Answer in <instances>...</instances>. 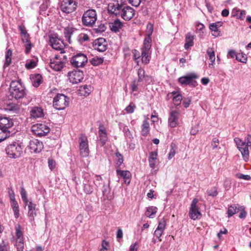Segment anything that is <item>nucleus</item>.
<instances>
[{
	"label": "nucleus",
	"instance_id": "1",
	"mask_svg": "<svg viewBox=\"0 0 251 251\" xmlns=\"http://www.w3.org/2000/svg\"><path fill=\"white\" fill-rule=\"evenodd\" d=\"M108 11L116 15L120 16L126 21L130 20L134 15L135 11L132 7L126 5L125 0L120 3H109L108 5Z\"/></svg>",
	"mask_w": 251,
	"mask_h": 251
},
{
	"label": "nucleus",
	"instance_id": "2",
	"mask_svg": "<svg viewBox=\"0 0 251 251\" xmlns=\"http://www.w3.org/2000/svg\"><path fill=\"white\" fill-rule=\"evenodd\" d=\"M237 148L241 152L242 157L245 161H247L249 158V147L251 146V135L248 134L245 138V141L236 137L234 139Z\"/></svg>",
	"mask_w": 251,
	"mask_h": 251
},
{
	"label": "nucleus",
	"instance_id": "3",
	"mask_svg": "<svg viewBox=\"0 0 251 251\" xmlns=\"http://www.w3.org/2000/svg\"><path fill=\"white\" fill-rule=\"evenodd\" d=\"M10 95L16 100L20 99L25 95V87L19 81H12L9 89Z\"/></svg>",
	"mask_w": 251,
	"mask_h": 251
},
{
	"label": "nucleus",
	"instance_id": "4",
	"mask_svg": "<svg viewBox=\"0 0 251 251\" xmlns=\"http://www.w3.org/2000/svg\"><path fill=\"white\" fill-rule=\"evenodd\" d=\"M5 151L9 157L16 159L21 156L23 148L18 142H13L6 147Z\"/></svg>",
	"mask_w": 251,
	"mask_h": 251
},
{
	"label": "nucleus",
	"instance_id": "5",
	"mask_svg": "<svg viewBox=\"0 0 251 251\" xmlns=\"http://www.w3.org/2000/svg\"><path fill=\"white\" fill-rule=\"evenodd\" d=\"M67 59V56L63 54L56 55L50 59V66L55 71H60L65 66Z\"/></svg>",
	"mask_w": 251,
	"mask_h": 251
},
{
	"label": "nucleus",
	"instance_id": "6",
	"mask_svg": "<svg viewBox=\"0 0 251 251\" xmlns=\"http://www.w3.org/2000/svg\"><path fill=\"white\" fill-rule=\"evenodd\" d=\"M97 20V12L94 9H89L85 11L82 17L83 25L92 27Z\"/></svg>",
	"mask_w": 251,
	"mask_h": 251
},
{
	"label": "nucleus",
	"instance_id": "7",
	"mask_svg": "<svg viewBox=\"0 0 251 251\" xmlns=\"http://www.w3.org/2000/svg\"><path fill=\"white\" fill-rule=\"evenodd\" d=\"M69 99L62 94H57L53 99V105L57 110H62L69 105Z\"/></svg>",
	"mask_w": 251,
	"mask_h": 251
},
{
	"label": "nucleus",
	"instance_id": "8",
	"mask_svg": "<svg viewBox=\"0 0 251 251\" xmlns=\"http://www.w3.org/2000/svg\"><path fill=\"white\" fill-rule=\"evenodd\" d=\"M77 4V0H63L60 3V9L63 13H71L76 9Z\"/></svg>",
	"mask_w": 251,
	"mask_h": 251
},
{
	"label": "nucleus",
	"instance_id": "9",
	"mask_svg": "<svg viewBox=\"0 0 251 251\" xmlns=\"http://www.w3.org/2000/svg\"><path fill=\"white\" fill-rule=\"evenodd\" d=\"M180 110L178 109L171 108L169 112L168 125L171 128L176 127L179 124L180 119Z\"/></svg>",
	"mask_w": 251,
	"mask_h": 251
},
{
	"label": "nucleus",
	"instance_id": "10",
	"mask_svg": "<svg viewBox=\"0 0 251 251\" xmlns=\"http://www.w3.org/2000/svg\"><path fill=\"white\" fill-rule=\"evenodd\" d=\"M13 125V123L11 119L7 117L0 118V133H4L6 138L10 136V132L9 129Z\"/></svg>",
	"mask_w": 251,
	"mask_h": 251
},
{
	"label": "nucleus",
	"instance_id": "11",
	"mask_svg": "<svg viewBox=\"0 0 251 251\" xmlns=\"http://www.w3.org/2000/svg\"><path fill=\"white\" fill-rule=\"evenodd\" d=\"M31 130L34 134L38 136H43L50 132V128L45 124H37L32 126Z\"/></svg>",
	"mask_w": 251,
	"mask_h": 251
},
{
	"label": "nucleus",
	"instance_id": "12",
	"mask_svg": "<svg viewBox=\"0 0 251 251\" xmlns=\"http://www.w3.org/2000/svg\"><path fill=\"white\" fill-rule=\"evenodd\" d=\"M79 143L81 156L83 157H87L89 154V149L87 137L85 135H81L79 138Z\"/></svg>",
	"mask_w": 251,
	"mask_h": 251
},
{
	"label": "nucleus",
	"instance_id": "13",
	"mask_svg": "<svg viewBox=\"0 0 251 251\" xmlns=\"http://www.w3.org/2000/svg\"><path fill=\"white\" fill-rule=\"evenodd\" d=\"M87 60V57L84 54L79 53L72 57L71 62L74 67H83Z\"/></svg>",
	"mask_w": 251,
	"mask_h": 251
},
{
	"label": "nucleus",
	"instance_id": "14",
	"mask_svg": "<svg viewBox=\"0 0 251 251\" xmlns=\"http://www.w3.org/2000/svg\"><path fill=\"white\" fill-rule=\"evenodd\" d=\"M69 80L72 84H77L80 82L83 79L84 75L82 71L74 70L68 74Z\"/></svg>",
	"mask_w": 251,
	"mask_h": 251
},
{
	"label": "nucleus",
	"instance_id": "15",
	"mask_svg": "<svg viewBox=\"0 0 251 251\" xmlns=\"http://www.w3.org/2000/svg\"><path fill=\"white\" fill-rule=\"evenodd\" d=\"M197 203L198 200L196 199H193L191 204L189 213L190 218L194 220L200 219L201 215L199 208L197 206Z\"/></svg>",
	"mask_w": 251,
	"mask_h": 251
},
{
	"label": "nucleus",
	"instance_id": "16",
	"mask_svg": "<svg viewBox=\"0 0 251 251\" xmlns=\"http://www.w3.org/2000/svg\"><path fill=\"white\" fill-rule=\"evenodd\" d=\"M50 45L53 49L60 50L61 54L64 52L63 50L66 45L61 39L57 37H50Z\"/></svg>",
	"mask_w": 251,
	"mask_h": 251
},
{
	"label": "nucleus",
	"instance_id": "17",
	"mask_svg": "<svg viewBox=\"0 0 251 251\" xmlns=\"http://www.w3.org/2000/svg\"><path fill=\"white\" fill-rule=\"evenodd\" d=\"M29 149L31 152H39L43 149V144L37 139H33L29 142Z\"/></svg>",
	"mask_w": 251,
	"mask_h": 251
},
{
	"label": "nucleus",
	"instance_id": "18",
	"mask_svg": "<svg viewBox=\"0 0 251 251\" xmlns=\"http://www.w3.org/2000/svg\"><path fill=\"white\" fill-rule=\"evenodd\" d=\"M107 44L105 39L100 38L96 40L93 43V47L95 50L100 52H103L107 49Z\"/></svg>",
	"mask_w": 251,
	"mask_h": 251
},
{
	"label": "nucleus",
	"instance_id": "19",
	"mask_svg": "<svg viewBox=\"0 0 251 251\" xmlns=\"http://www.w3.org/2000/svg\"><path fill=\"white\" fill-rule=\"evenodd\" d=\"M27 205L28 206L27 216L29 222L33 225L34 224V218L36 216V212L35 210L36 204L31 201H29Z\"/></svg>",
	"mask_w": 251,
	"mask_h": 251
},
{
	"label": "nucleus",
	"instance_id": "20",
	"mask_svg": "<svg viewBox=\"0 0 251 251\" xmlns=\"http://www.w3.org/2000/svg\"><path fill=\"white\" fill-rule=\"evenodd\" d=\"M98 138L101 143V146H104L108 139L107 134L105 127L103 125H100L98 130Z\"/></svg>",
	"mask_w": 251,
	"mask_h": 251
},
{
	"label": "nucleus",
	"instance_id": "21",
	"mask_svg": "<svg viewBox=\"0 0 251 251\" xmlns=\"http://www.w3.org/2000/svg\"><path fill=\"white\" fill-rule=\"evenodd\" d=\"M198 75L196 74L190 73L187 75L179 77L178 81L181 85H188L191 83L193 79L198 78Z\"/></svg>",
	"mask_w": 251,
	"mask_h": 251
},
{
	"label": "nucleus",
	"instance_id": "22",
	"mask_svg": "<svg viewBox=\"0 0 251 251\" xmlns=\"http://www.w3.org/2000/svg\"><path fill=\"white\" fill-rule=\"evenodd\" d=\"M116 172L118 176H119L124 179L125 184L126 185L129 184L130 182L131 174L129 171H121L117 169Z\"/></svg>",
	"mask_w": 251,
	"mask_h": 251
},
{
	"label": "nucleus",
	"instance_id": "23",
	"mask_svg": "<svg viewBox=\"0 0 251 251\" xmlns=\"http://www.w3.org/2000/svg\"><path fill=\"white\" fill-rule=\"evenodd\" d=\"M30 115L34 119L41 118L44 116L43 110L41 107H33L30 110Z\"/></svg>",
	"mask_w": 251,
	"mask_h": 251
},
{
	"label": "nucleus",
	"instance_id": "24",
	"mask_svg": "<svg viewBox=\"0 0 251 251\" xmlns=\"http://www.w3.org/2000/svg\"><path fill=\"white\" fill-rule=\"evenodd\" d=\"M157 152L156 151H151L149 154V166L152 169H154L155 164L157 162Z\"/></svg>",
	"mask_w": 251,
	"mask_h": 251
},
{
	"label": "nucleus",
	"instance_id": "25",
	"mask_svg": "<svg viewBox=\"0 0 251 251\" xmlns=\"http://www.w3.org/2000/svg\"><path fill=\"white\" fill-rule=\"evenodd\" d=\"M194 35L190 32L188 33L185 36V43L184 48L186 50H188L190 47L194 45Z\"/></svg>",
	"mask_w": 251,
	"mask_h": 251
},
{
	"label": "nucleus",
	"instance_id": "26",
	"mask_svg": "<svg viewBox=\"0 0 251 251\" xmlns=\"http://www.w3.org/2000/svg\"><path fill=\"white\" fill-rule=\"evenodd\" d=\"M75 31V28L72 26H67L64 29V35L66 38V40L68 42L69 44L72 43L71 36Z\"/></svg>",
	"mask_w": 251,
	"mask_h": 251
},
{
	"label": "nucleus",
	"instance_id": "27",
	"mask_svg": "<svg viewBox=\"0 0 251 251\" xmlns=\"http://www.w3.org/2000/svg\"><path fill=\"white\" fill-rule=\"evenodd\" d=\"M30 78L32 85L36 87H38L42 81V76L39 74L31 75Z\"/></svg>",
	"mask_w": 251,
	"mask_h": 251
},
{
	"label": "nucleus",
	"instance_id": "28",
	"mask_svg": "<svg viewBox=\"0 0 251 251\" xmlns=\"http://www.w3.org/2000/svg\"><path fill=\"white\" fill-rule=\"evenodd\" d=\"M243 206L238 204H233L229 206L227 213L228 217H231L235 213L239 212V210L242 209Z\"/></svg>",
	"mask_w": 251,
	"mask_h": 251
},
{
	"label": "nucleus",
	"instance_id": "29",
	"mask_svg": "<svg viewBox=\"0 0 251 251\" xmlns=\"http://www.w3.org/2000/svg\"><path fill=\"white\" fill-rule=\"evenodd\" d=\"M151 37L150 36H146L144 39V45L143 48H142V51L151 52Z\"/></svg>",
	"mask_w": 251,
	"mask_h": 251
},
{
	"label": "nucleus",
	"instance_id": "30",
	"mask_svg": "<svg viewBox=\"0 0 251 251\" xmlns=\"http://www.w3.org/2000/svg\"><path fill=\"white\" fill-rule=\"evenodd\" d=\"M171 96L173 97V102L176 106L179 105L182 100V96L177 92L174 91L171 93Z\"/></svg>",
	"mask_w": 251,
	"mask_h": 251
},
{
	"label": "nucleus",
	"instance_id": "31",
	"mask_svg": "<svg viewBox=\"0 0 251 251\" xmlns=\"http://www.w3.org/2000/svg\"><path fill=\"white\" fill-rule=\"evenodd\" d=\"M6 110L11 112L13 114H18L20 111V106L19 105L14 103L9 104L7 105Z\"/></svg>",
	"mask_w": 251,
	"mask_h": 251
},
{
	"label": "nucleus",
	"instance_id": "32",
	"mask_svg": "<svg viewBox=\"0 0 251 251\" xmlns=\"http://www.w3.org/2000/svg\"><path fill=\"white\" fill-rule=\"evenodd\" d=\"M150 131V124L148 119H145L142 125L141 134L146 136Z\"/></svg>",
	"mask_w": 251,
	"mask_h": 251
},
{
	"label": "nucleus",
	"instance_id": "33",
	"mask_svg": "<svg viewBox=\"0 0 251 251\" xmlns=\"http://www.w3.org/2000/svg\"><path fill=\"white\" fill-rule=\"evenodd\" d=\"M110 28L111 30L117 32L122 27V25L120 20H115L110 24Z\"/></svg>",
	"mask_w": 251,
	"mask_h": 251
},
{
	"label": "nucleus",
	"instance_id": "34",
	"mask_svg": "<svg viewBox=\"0 0 251 251\" xmlns=\"http://www.w3.org/2000/svg\"><path fill=\"white\" fill-rule=\"evenodd\" d=\"M37 62L38 59L37 58L27 60L25 64V67L27 69H32L37 66Z\"/></svg>",
	"mask_w": 251,
	"mask_h": 251
},
{
	"label": "nucleus",
	"instance_id": "35",
	"mask_svg": "<svg viewBox=\"0 0 251 251\" xmlns=\"http://www.w3.org/2000/svg\"><path fill=\"white\" fill-rule=\"evenodd\" d=\"M79 91L81 95L87 96L92 91V87L90 85H84L81 86L79 89Z\"/></svg>",
	"mask_w": 251,
	"mask_h": 251
},
{
	"label": "nucleus",
	"instance_id": "36",
	"mask_svg": "<svg viewBox=\"0 0 251 251\" xmlns=\"http://www.w3.org/2000/svg\"><path fill=\"white\" fill-rule=\"evenodd\" d=\"M156 212L157 208L156 207L150 206L147 208L145 214L147 217L150 218H152Z\"/></svg>",
	"mask_w": 251,
	"mask_h": 251
},
{
	"label": "nucleus",
	"instance_id": "37",
	"mask_svg": "<svg viewBox=\"0 0 251 251\" xmlns=\"http://www.w3.org/2000/svg\"><path fill=\"white\" fill-rule=\"evenodd\" d=\"M19 28L20 31L22 41L29 38V35L27 33L25 27L24 25L19 26Z\"/></svg>",
	"mask_w": 251,
	"mask_h": 251
},
{
	"label": "nucleus",
	"instance_id": "38",
	"mask_svg": "<svg viewBox=\"0 0 251 251\" xmlns=\"http://www.w3.org/2000/svg\"><path fill=\"white\" fill-rule=\"evenodd\" d=\"M16 240H23V233L20 225H17L15 226Z\"/></svg>",
	"mask_w": 251,
	"mask_h": 251
},
{
	"label": "nucleus",
	"instance_id": "39",
	"mask_svg": "<svg viewBox=\"0 0 251 251\" xmlns=\"http://www.w3.org/2000/svg\"><path fill=\"white\" fill-rule=\"evenodd\" d=\"M151 52L142 51V61L144 64H148L150 60Z\"/></svg>",
	"mask_w": 251,
	"mask_h": 251
},
{
	"label": "nucleus",
	"instance_id": "40",
	"mask_svg": "<svg viewBox=\"0 0 251 251\" xmlns=\"http://www.w3.org/2000/svg\"><path fill=\"white\" fill-rule=\"evenodd\" d=\"M12 52L11 50L9 49L7 50L5 54V60L4 66L5 67L8 66L11 62V56Z\"/></svg>",
	"mask_w": 251,
	"mask_h": 251
},
{
	"label": "nucleus",
	"instance_id": "41",
	"mask_svg": "<svg viewBox=\"0 0 251 251\" xmlns=\"http://www.w3.org/2000/svg\"><path fill=\"white\" fill-rule=\"evenodd\" d=\"M206 52L210 62L214 63L215 61V54L214 49L211 48H208Z\"/></svg>",
	"mask_w": 251,
	"mask_h": 251
},
{
	"label": "nucleus",
	"instance_id": "42",
	"mask_svg": "<svg viewBox=\"0 0 251 251\" xmlns=\"http://www.w3.org/2000/svg\"><path fill=\"white\" fill-rule=\"evenodd\" d=\"M137 75H138V79L137 80L138 81H139L140 82L142 81L143 80L144 78H146V77H148V76H145V71L142 69L139 68L137 72Z\"/></svg>",
	"mask_w": 251,
	"mask_h": 251
},
{
	"label": "nucleus",
	"instance_id": "43",
	"mask_svg": "<svg viewBox=\"0 0 251 251\" xmlns=\"http://www.w3.org/2000/svg\"><path fill=\"white\" fill-rule=\"evenodd\" d=\"M236 59L241 62L246 63L247 60V56L243 53H238L236 55Z\"/></svg>",
	"mask_w": 251,
	"mask_h": 251
},
{
	"label": "nucleus",
	"instance_id": "44",
	"mask_svg": "<svg viewBox=\"0 0 251 251\" xmlns=\"http://www.w3.org/2000/svg\"><path fill=\"white\" fill-rule=\"evenodd\" d=\"M222 23L220 22L212 23L209 25V29L212 31H216L218 30V28L222 26Z\"/></svg>",
	"mask_w": 251,
	"mask_h": 251
},
{
	"label": "nucleus",
	"instance_id": "45",
	"mask_svg": "<svg viewBox=\"0 0 251 251\" xmlns=\"http://www.w3.org/2000/svg\"><path fill=\"white\" fill-rule=\"evenodd\" d=\"M166 220L165 218H163L159 220L158 225L156 228L164 231L166 228Z\"/></svg>",
	"mask_w": 251,
	"mask_h": 251
},
{
	"label": "nucleus",
	"instance_id": "46",
	"mask_svg": "<svg viewBox=\"0 0 251 251\" xmlns=\"http://www.w3.org/2000/svg\"><path fill=\"white\" fill-rule=\"evenodd\" d=\"M21 195L22 199L24 202L25 203V204H27L28 200H27L26 192V191L25 190V189L23 187L21 188Z\"/></svg>",
	"mask_w": 251,
	"mask_h": 251
},
{
	"label": "nucleus",
	"instance_id": "47",
	"mask_svg": "<svg viewBox=\"0 0 251 251\" xmlns=\"http://www.w3.org/2000/svg\"><path fill=\"white\" fill-rule=\"evenodd\" d=\"M91 64L94 66H97L103 62V59L101 58L94 57L91 60Z\"/></svg>",
	"mask_w": 251,
	"mask_h": 251
},
{
	"label": "nucleus",
	"instance_id": "48",
	"mask_svg": "<svg viewBox=\"0 0 251 251\" xmlns=\"http://www.w3.org/2000/svg\"><path fill=\"white\" fill-rule=\"evenodd\" d=\"M84 190L87 194H90L93 192V188L91 185L88 182L84 183Z\"/></svg>",
	"mask_w": 251,
	"mask_h": 251
},
{
	"label": "nucleus",
	"instance_id": "49",
	"mask_svg": "<svg viewBox=\"0 0 251 251\" xmlns=\"http://www.w3.org/2000/svg\"><path fill=\"white\" fill-rule=\"evenodd\" d=\"M116 164L118 166L122 165L123 162V157L121 153L117 152L116 153Z\"/></svg>",
	"mask_w": 251,
	"mask_h": 251
},
{
	"label": "nucleus",
	"instance_id": "50",
	"mask_svg": "<svg viewBox=\"0 0 251 251\" xmlns=\"http://www.w3.org/2000/svg\"><path fill=\"white\" fill-rule=\"evenodd\" d=\"M17 251H23L24 245L23 240H16Z\"/></svg>",
	"mask_w": 251,
	"mask_h": 251
},
{
	"label": "nucleus",
	"instance_id": "51",
	"mask_svg": "<svg viewBox=\"0 0 251 251\" xmlns=\"http://www.w3.org/2000/svg\"><path fill=\"white\" fill-rule=\"evenodd\" d=\"M89 39L88 35L85 33H81L78 36V40L80 42H83L88 41Z\"/></svg>",
	"mask_w": 251,
	"mask_h": 251
},
{
	"label": "nucleus",
	"instance_id": "52",
	"mask_svg": "<svg viewBox=\"0 0 251 251\" xmlns=\"http://www.w3.org/2000/svg\"><path fill=\"white\" fill-rule=\"evenodd\" d=\"M140 82L137 80H134L131 83V89L132 91H136L138 89V86Z\"/></svg>",
	"mask_w": 251,
	"mask_h": 251
},
{
	"label": "nucleus",
	"instance_id": "53",
	"mask_svg": "<svg viewBox=\"0 0 251 251\" xmlns=\"http://www.w3.org/2000/svg\"><path fill=\"white\" fill-rule=\"evenodd\" d=\"M207 193L209 196L212 197H215L218 194L217 189L215 187H213L211 189L208 190Z\"/></svg>",
	"mask_w": 251,
	"mask_h": 251
},
{
	"label": "nucleus",
	"instance_id": "54",
	"mask_svg": "<svg viewBox=\"0 0 251 251\" xmlns=\"http://www.w3.org/2000/svg\"><path fill=\"white\" fill-rule=\"evenodd\" d=\"M163 232L164 231L156 228L154 232V236L158 239L159 241H161L162 240L160 237L163 233Z\"/></svg>",
	"mask_w": 251,
	"mask_h": 251
},
{
	"label": "nucleus",
	"instance_id": "55",
	"mask_svg": "<svg viewBox=\"0 0 251 251\" xmlns=\"http://www.w3.org/2000/svg\"><path fill=\"white\" fill-rule=\"evenodd\" d=\"M48 166H49V168L50 170H52L55 167V166H56L55 161L52 159L49 158L48 159Z\"/></svg>",
	"mask_w": 251,
	"mask_h": 251
},
{
	"label": "nucleus",
	"instance_id": "56",
	"mask_svg": "<svg viewBox=\"0 0 251 251\" xmlns=\"http://www.w3.org/2000/svg\"><path fill=\"white\" fill-rule=\"evenodd\" d=\"M135 105L133 103H131L129 104L128 106H127L125 110H126V112L128 113H132L133 112L135 108Z\"/></svg>",
	"mask_w": 251,
	"mask_h": 251
},
{
	"label": "nucleus",
	"instance_id": "57",
	"mask_svg": "<svg viewBox=\"0 0 251 251\" xmlns=\"http://www.w3.org/2000/svg\"><path fill=\"white\" fill-rule=\"evenodd\" d=\"M237 176L238 178L244 179L246 180H249L251 179V177L250 175H244L242 174H239L237 175Z\"/></svg>",
	"mask_w": 251,
	"mask_h": 251
},
{
	"label": "nucleus",
	"instance_id": "58",
	"mask_svg": "<svg viewBox=\"0 0 251 251\" xmlns=\"http://www.w3.org/2000/svg\"><path fill=\"white\" fill-rule=\"evenodd\" d=\"M132 53L133 54L134 60L138 63V59L139 58V57H140L139 52L138 50H132Z\"/></svg>",
	"mask_w": 251,
	"mask_h": 251
},
{
	"label": "nucleus",
	"instance_id": "59",
	"mask_svg": "<svg viewBox=\"0 0 251 251\" xmlns=\"http://www.w3.org/2000/svg\"><path fill=\"white\" fill-rule=\"evenodd\" d=\"M128 2L132 6L137 7L141 3V0H127Z\"/></svg>",
	"mask_w": 251,
	"mask_h": 251
},
{
	"label": "nucleus",
	"instance_id": "60",
	"mask_svg": "<svg viewBox=\"0 0 251 251\" xmlns=\"http://www.w3.org/2000/svg\"><path fill=\"white\" fill-rule=\"evenodd\" d=\"M24 46L25 47V52L26 54H28L30 52L33 45L30 42L24 44Z\"/></svg>",
	"mask_w": 251,
	"mask_h": 251
},
{
	"label": "nucleus",
	"instance_id": "61",
	"mask_svg": "<svg viewBox=\"0 0 251 251\" xmlns=\"http://www.w3.org/2000/svg\"><path fill=\"white\" fill-rule=\"evenodd\" d=\"M106 29V27L104 25H100L98 28H95L97 33H102Z\"/></svg>",
	"mask_w": 251,
	"mask_h": 251
},
{
	"label": "nucleus",
	"instance_id": "62",
	"mask_svg": "<svg viewBox=\"0 0 251 251\" xmlns=\"http://www.w3.org/2000/svg\"><path fill=\"white\" fill-rule=\"evenodd\" d=\"M153 31V25L151 24H149L147 25V32L148 36H150L151 37Z\"/></svg>",
	"mask_w": 251,
	"mask_h": 251
},
{
	"label": "nucleus",
	"instance_id": "63",
	"mask_svg": "<svg viewBox=\"0 0 251 251\" xmlns=\"http://www.w3.org/2000/svg\"><path fill=\"white\" fill-rule=\"evenodd\" d=\"M138 248V244L135 242L134 244H132L129 248V251H137Z\"/></svg>",
	"mask_w": 251,
	"mask_h": 251
},
{
	"label": "nucleus",
	"instance_id": "64",
	"mask_svg": "<svg viewBox=\"0 0 251 251\" xmlns=\"http://www.w3.org/2000/svg\"><path fill=\"white\" fill-rule=\"evenodd\" d=\"M218 144V139L217 138H213L211 144L213 149H216L217 147Z\"/></svg>",
	"mask_w": 251,
	"mask_h": 251
}]
</instances>
